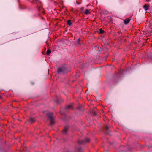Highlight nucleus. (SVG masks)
<instances>
[{
  "mask_svg": "<svg viewBox=\"0 0 152 152\" xmlns=\"http://www.w3.org/2000/svg\"><path fill=\"white\" fill-rule=\"evenodd\" d=\"M48 117V119L50 120V125H52L54 124V120L53 117V113L49 112H47L46 113Z\"/></svg>",
  "mask_w": 152,
  "mask_h": 152,
  "instance_id": "f257e3e1",
  "label": "nucleus"
},
{
  "mask_svg": "<svg viewBox=\"0 0 152 152\" xmlns=\"http://www.w3.org/2000/svg\"><path fill=\"white\" fill-rule=\"evenodd\" d=\"M57 72L59 74L62 73L63 74L67 72L66 68L64 67H63L58 68Z\"/></svg>",
  "mask_w": 152,
  "mask_h": 152,
  "instance_id": "f03ea898",
  "label": "nucleus"
},
{
  "mask_svg": "<svg viewBox=\"0 0 152 152\" xmlns=\"http://www.w3.org/2000/svg\"><path fill=\"white\" fill-rule=\"evenodd\" d=\"M90 139L89 138L85 139L83 140H79L78 141V142L80 144H84L86 143L89 142H90Z\"/></svg>",
  "mask_w": 152,
  "mask_h": 152,
  "instance_id": "7ed1b4c3",
  "label": "nucleus"
},
{
  "mask_svg": "<svg viewBox=\"0 0 152 152\" xmlns=\"http://www.w3.org/2000/svg\"><path fill=\"white\" fill-rule=\"evenodd\" d=\"M68 129V127L67 126H66L65 127L63 130V133L64 134H66L67 132Z\"/></svg>",
  "mask_w": 152,
  "mask_h": 152,
  "instance_id": "20e7f679",
  "label": "nucleus"
},
{
  "mask_svg": "<svg viewBox=\"0 0 152 152\" xmlns=\"http://www.w3.org/2000/svg\"><path fill=\"white\" fill-rule=\"evenodd\" d=\"M130 20L129 18L126 19L124 20V22L125 24H128L130 21Z\"/></svg>",
  "mask_w": 152,
  "mask_h": 152,
  "instance_id": "39448f33",
  "label": "nucleus"
},
{
  "mask_svg": "<svg viewBox=\"0 0 152 152\" xmlns=\"http://www.w3.org/2000/svg\"><path fill=\"white\" fill-rule=\"evenodd\" d=\"M143 8L145 10L147 11L148 10L149 7L147 4H146L143 6Z\"/></svg>",
  "mask_w": 152,
  "mask_h": 152,
  "instance_id": "423d86ee",
  "label": "nucleus"
},
{
  "mask_svg": "<svg viewBox=\"0 0 152 152\" xmlns=\"http://www.w3.org/2000/svg\"><path fill=\"white\" fill-rule=\"evenodd\" d=\"M35 119L33 118H31L29 120V121L31 123H33L35 122Z\"/></svg>",
  "mask_w": 152,
  "mask_h": 152,
  "instance_id": "0eeeda50",
  "label": "nucleus"
},
{
  "mask_svg": "<svg viewBox=\"0 0 152 152\" xmlns=\"http://www.w3.org/2000/svg\"><path fill=\"white\" fill-rule=\"evenodd\" d=\"M72 108V104H70L68 105L66 107V109H71Z\"/></svg>",
  "mask_w": 152,
  "mask_h": 152,
  "instance_id": "6e6552de",
  "label": "nucleus"
},
{
  "mask_svg": "<svg viewBox=\"0 0 152 152\" xmlns=\"http://www.w3.org/2000/svg\"><path fill=\"white\" fill-rule=\"evenodd\" d=\"M84 107L83 105H80L77 108L80 110H82L83 109Z\"/></svg>",
  "mask_w": 152,
  "mask_h": 152,
  "instance_id": "1a4fd4ad",
  "label": "nucleus"
},
{
  "mask_svg": "<svg viewBox=\"0 0 152 152\" xmlns=\"http://www.w3.org/2000/svg\"><path fill=\"white\" fill-rule=\"evenodd\" d=\"M89 13V10H86L85 12H84V13L85 14H88Z\"/></svg>",
  "mask_w": 152,
  "mask_h": 152,
  "instance_id": "9d476101",
  "label": "nucleus"
},
{
  "mask_svg": "<svg viewBox=\"0 0 152 152\" xmlns=\"http://www.w3.org/2000/svg\"><path fill=\"white\" fill-rule=\"evenodd\" d=\"M99 30V33L101 34H103L104 32V31L102 30V28H100Z\"/></svg>",
  "mask_w": 152,
  "mask_h": 152,
  "instance_id": "9b49d317",
  "label": "nucleus"
},
{
  "mask_svg": "<svg viewBox=\"0 0 152 152\" xmlns=\"http://www.w3.org/2000/svg\"><path fill=\"white\" fill-rule=\"evenodd\" d=\"M67 23L68 24L71 25V23L70 20H69L67 21Z\"/></svg>",
  "mask_w": 152,
  "mask_h": 152,
  "instance_id": "f8f14e48",
  "label": "nucleus"
},
{
  "mask_svg": "<svg viewBox=\"0 0 152 152\" xmlns=\"http://www.w3.org/2000/svg\"><path fill=\"white\" fill-rule=\"evenodd\" d=\"M80 38H79L76 42V44H77V45H80Z\"/></svg>",
  "mask_w": 152,
  "mask_h": 152,
  "instance_id": "ddd939ff",
  "label": "nucleus"
},
{
  "mask_svg": "<svg viewBox=\"0 0 152 152\" xmlns=\"http://www.w3.org/2000/svg\"><path fill=\"white\" fill-rule=\"evenodd\" d=\"M51 53V51L49 49L47 50V54H49Z\"/></svg>",
  "mask_w": 152,
  "mask_h": 152,
  "instance_id": "4468645a",
  "label": "nucleus"
},
{
  "mask_svg": "<svg viewBox=\"0 0 152 152\" xmlns=\"http://www.w3.org/2000/svg\"><path fill=\"white\" fill-rule=\"evenodd\" d=\"M80 9H81V10H82V12H83V11H84V8L82 7Z\"/></svg>",
  "mask_w": 152,
  "mask_h": 152,
  "instance_id": "2eb2a0df",
  "label": "nucleus"
},
{
  "mask_svg": "<svg viewBox=\"0 0 152 152\" xmlns=\"http://www.w3.org/2000/svg\"><path fill=\"white\" fill-rule=\"evenodd\" d=\"M96 47H98V48L99 49H101V48L100 47H99L98 46H96Z\"/></svg>",
  "mask_w": 152,
  "mask_h": 152,
  "instance_id": "dca6fc26",
  "label": "nucleus"
},
{
  "mask_svg": "<svg viewBox=\"0 0 152 152\" xmlns=\"http://www.w3.org/2000/svg\"><path fill=\"white\" fill-rule=\"evenodd\" d=\"M106 129H108V127H107V126H106Z\"/></svg>",
  "mask_w": 152,
  "mask_h": 152,
  "instance_id": "f3484780",
  "label": "nucleus"
},
{
  "mask_svg": "<svg viewBox=\"0 0 152 152\" xmlns=\"http://www.w3.org/2000/svg\"><path fill=\"white\" fill-rule=\"evenodd\" d=\"M1 96H0V99H1Z\"/></svg>",
  "mask_w": 152,
  "mask_h": 152,
  "instance_id": "a211bd4d",
  "label": "nucleus"
},
{
  "mask_svg": "<svg viewBox=\"0 0 152 152\" xmlns=\"http://www.w3.org/2000/svg\"><path fill=\"white\" fill-rule=\"evenodd\" d=\"M97 4L96 3V2L95 4Z\"/></svg>",
  "mask_w": 152,
  "mask_h": 152,
  "instance_id": "6ab92c4d",
  "label": "nucleus"
}]
</instances>
